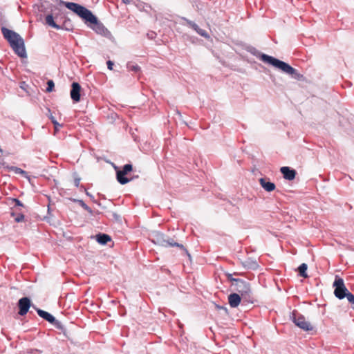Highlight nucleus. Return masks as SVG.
Wrapping results in <instances>:
<instances>
[{
    "label": "nucleus",
    "instance_id": "obj_1",
    "mask_svg": "<svg viewBox=\"0 0 354 354\" xmlns=\"http://www.w3.org/2000/svg\"><path fill=\"white\" fill-rule=\"evenodd\" d=\"M60 4L64 5L68 9L75 12L86 22L93 24V29L100 34H104L107 29L97 21V17L93 15L91 11L85 7L73 2H66L60 0Z\"/></svg>",
    "mask_w": 354,
    "mask_h": 354
},
{
    "label": "nucleus",
    "instance_id": "obj_2",
    "mask_svg": "<svg viewBox=\"0 0 354 354\" xmlns=\"http://www.w3.org/2000/svg\"><path fill=\"white\" fill-rule=\"evenodd\" d=\"M1 32L14 52L20 57H26L24 41L22 37L18 33L5 27L1 28Z\"/></svg>",
    "mask_w": 354,
    "mask_h": 354
},
{
    "label": "nucleus",
    "instance_id": "obj_3",
    "mask_svg": "<svg viewBox=\"0 0 354 354\" xmlns=\"http://www.w3.org/2000/svg\"><path fill=\"white\" fill-rule=\"evenodd\" d=\"M260 59L266 63H268L273 66L280 69L283 73L288 74L292 76V77L296 80H300L302 77V75L297 73V71L292 68L288 64L277 59L272 56H269L266 54H261Z\"/></svg>",
    "mask_w": 354,
    "mask_h": 354
},
{
    "label": "nucleus",
    "instance_id": "obj_4",
    "mask_svg": "<svg viewBox=\"0 0 354 354\" xmlns=\"http://www.w3.org/2000/svg\"><path fill=\"white\" fill-rule=\"evenodd\" d=\"M333 287L335 288L334 295L339 299L345 298V295L349 292L345 286L344 280L338 276L335 277V279L333 282Z\"/></svg>",
    "mask_w": 354,
    "mask_h": 354
},
{
    "label": "nucleus",
    "instance_id": "obj_5",
    "mask_svg": "<svg viewBox=\"0 0 354 354\" xmlns=\"http://www.w3.org/2000/svg\"><path fill=\"white\" fill-rule=\"evenodd\" d=\"M292 320L297 326L305 331H309L313 328L310 323L306 321V318L301 315L293 313Z\"/></svg>",
    "mask_w": 354,
    "mask_h": 354
},
{
    "label": "nucleus",
    "instance_id": "obj_6",
    "mask_svg": "<svg viewBox=\"0 0 354 354\" xmlns=\"http://www.w3.org/2000/svg\"><path fill=\"white\" fill-rule=\"evenodd\" d=\"M156 242L158 244H159L161 246H164V247L176 246V247H178V248L185 250V249L184 248V246L182 244H179L176 242H175L173 239L169 238V237L165 239L164 236L162 234H160V235L157 236Z\"/></svg>",
    "mask_w": 354,
    "mask_h": 354
},
{
    "label": "nucleus",
    "instance_id": "obj_7",
    "mask_svg": "<svg viewBox=\"0 0 354 354\" xmlns=\"http://www.w3.org/2000/svg\"><path fill=\"white\" fill-rule=\"evenodd\" d=\"M18 306L19 308V310L18 313L19 315H20L21 316L25 315L28 313V311L30 307V299L28 297L21 298L18 301Z\"/></svg>",
    "mask_w": 354,
    "mask_h": 354
},
{
    "label": "nucleus",
    "instance_id": "obj_8",
    "mask_svg": "<svg viewBox=\"0 0 354 354\" xmlns=\"http://www.w3.org/2000/svg\"><path fill=\"white\" fill-rule=\"evenodd\" d=\"M81 86L77 82H73L71 84V90L70 92L71 97L75 102L80 100Z\"/></svg>",
    "mask_w": 354,
    "mask_h": 354
},
{
    "label": "nucleus",
    "instance_id": "obj_9",
    "mask_svg": "<svg viewBox=\"0 0 354 354\" xmlns=\"http://www.w3.org/2000/svg\"><path fill=\"white\" fill-rule=\"evenodd\" d=\"M236 281V290L241 295H247L250 292L249 284L241 279H234Z\"/></svg>",
    "mask_w": 354,
    "mask_h": 354
},
{
    "label": "nucleus",
    "instance_id": "obj_10",
    "mask_svg": "<svg viewBox=\"0 0 354 354\" xmlns=\"http://www.w3.org/2000/svg\"><path fill=\"white\" fill-rule=\"evenodd\" d=\"M281 172L283 175V178L288 180H292L295 178L296 171L294 169H290L288 167H282L280 169Z\"/></svg>",
    "mask_w": 354,
    "mask_h": 354
},
{
    "label": "nucleus",
    "instance_id": "obj_11",
    "mask_svg": "<svg viewBox=\"0 0 354 354\" xmlns=\"http://www.w3.org/2000/svg\"><path fill=\"white\" fill-rule=\"evenodd\" d=\"M185 21L192 27L198 35L201 36L205 37V38H209V35L207 33V32L205 30L201 29L199 28V26L195 24L194 22L189 21L187 19H184Z\"/></svg>",
    "mask_w": 354,
    "mask_h": 354
},
{
    "label": "nucleus",
    "instance_id": "obj_12",
    "mask_svg": "<svg viewBox=\"0 0 354 354\" xmlns=\"http://www.w3.org/2000/svg\"><path fill=\"white\" fill-rule=\"evenodd\" d=\"M37 313L41 317L48 321L50 324H55V322H57L55 318L51 314L46 311H44L41 309H37Z\"/></svg>",
    "mask_w": 354,
    "mask_h": 354
},
{
    "label": "nucleus",
    "instance_id": "obj_13",
    "mask_svg": "<svg viewBox=\"0 0 354 354\" xmlns=\"http://www.w3.org/2000/svg\"><path fill=\"white\" fill-rule=\"evenodd\" d=\"M228 301L232 308H236L241 302V297L236 293L230 294L228 297Z\"/></svg>",
    "mask_w": 354,
    "mask_h": 354
},
{
    "label": "nucleus",
    "instance_id": "obj_14",
    "mask_svg": "<svg viewBox=\"0 0 354 354\" xmlns=\"http://www.w3.org/2000/svg\"><path fill=\"white\" fill-rule=\"evenodd\" d=\"M259 183L261 187L267 192H272L274 190L276 186L273 183L267 181L266 178H261L259 179Z\"/></svg>",
    "mask_w": 354,
    "mask_h": 354
},
{
    "label": "nucleus",
    "instance_id": "obj_15",
    "mask_svg": "<svg viewBox=\"0 0 354 354\" xmlns=\"http://www.w3.org/2000/svg\"><path fill=\"white\" fill-rule=\"evenodd\" d=\"M96 240L100 244L105 245L110 241L111 239L110 236L106 234H99L96 235Z\"/></svg>",
    "mask_w": 354,
    "mask_h": 354
},
{
    "label": "nucleus",
    "instance_id": "obj_16",
    "mask_svg": "<svg viewBox=\"0 0 354 354\" xmlns=\"http://www.w3.org/2000/svg\"><path fill=\"white\" fill-rule=\"evenodd\" d=\"M127 174V172L125 170H124L123 169H122V170H120V171H117V174H117V180L120 184L124 185L130 181V180L129 178H120V176H125Z\"/></svg>",
    "mask_w": 354,
    "mask_h": 354
},
{
    "label": "nucleus",
    "instance_id": "obj_17",
    "mask_svg": "<svg viewBox=\"0 0 354 354\" xmlns=\"http://www.w3.org/2000/svg\"><path fill=\"white\" fill-rule=\"evenodd\" d=\"M46 23L48 26H51V27H53V28H55V29H57V30H59V29H61V26H59V25H57V24L54 21V19H53V15H48L46 17Z\"/></svg>",
    "mask_w": 354,
    "mask_h": 354
},
{
    "label": "nucleus",
    "instance_id": "obj_18",
    "mask_svg": "<svg viewBox=\"0 0 354 354\" xmlns=\"http://www.w3.org/2000/svg\"><path fill=\"white\" fill-rule=\"evenodd\" d=\"M307 268H308L307 264H306L304 263H301L299 266L298 270H299V274H300L301 277H302L304 278H307L308 277V274L306 273Z\"/></svg>",
    "mask_w": 354,
    "mask_h": 354
},
{
    "label": "nucleus",
    "instance_id": "obj_19",
    "mask_svg": "<svg viewBox=\"0 0 354 354\" xmlns=\"http://www.w3.org/2000/svg\"><path fill=\"white\" fill-rule=\"evenodd\" d=\"M127 67L128 68L129 71H133L135 73H137L140 71V68L138 65L137 64H133L132 63H128L127 65Z\"/></svg>",
    "mask_w": 354,
    "mask_h": 354
},
{
    "label": "nucleus",
    "instance_id": "obj_20",
    "mask_svg": "<svg viewBox=\"0 0 354 354\" xmlns=\"http://www.w3.org/2000/svg\"><path fill=\"white\" fill-rule=\"evenodd\" d=\"M10 170L14 171L15 174H21L24 176H26V171H25L24 170L21 169V168H19V167H11L10 168Z\"/></svg>",
    "mask_w": 354,
    "mask_h": 354
},
{
    "label": "nucleus",
    "instance_id": "obj_21",
    "mask_svg": "<svg viewBox=\"0 0 354 354\" xmlns=\"http://www.w3.org/2000/svg\"><path fill=\"white\" fill-rule=\"evenodd\" d=\"M80 205H81L85 210L88 212L89 213L92 212L91 209L82 201V200H77L76 201Z\"/></svg>",
    "mask_w": 354,
    "mask_h": 354
},
{
    "label": "nucleus",
    "instance_id": "obj_22",
    "mask_svg": "<svg viewBox=\"0 0 354 354\" xmlns=\"http://www.w3.org/2000/svg\"><path fill=\"white\" fill-rule=\"evenodd\" d=\"M55 86V84L53 80H48L47 82V88L46 91L47 92H51L53 90V88Z\"/></svg>",
    "mask_w": 354,
    "mask_h": 354
},
{
    "label": "nucleus",
    "instance_id": "obj_23",
    "mask_svg": "<svg viewBox=\"0 0 354 354\" xmlns=\"http://www.w3.org/2000/svg\"><path fill=\"white\" fill-rule=\"evenodd\" d=\"M345 297H346L349 303L354 305V295L349 292L346 295H345Z\"/></svg>",
    "mask_w": 354,
    "mask_h": 354
},
{
    "label": "nucleus",
    "instance_id": "obj_24",
    "mask_svg": "<svg viewBox=\"0 0 354 354\" xmlns=\"http://www.w3.org/2000/svg\"><path fill=\"white\" fill-rule=\"evenodd\" d=\"M123 169L125 170L128 173L132 170V165L131 164H126L123 167Z\"/></svg>",
    "mask_w": 354,
    "mask_h": 354
},
{
    "label": "nucleus",
    "instance_id": "obj_25",
    "mask_svg": "<svg viewBox=\"0 0 354 354\" xmlns=\"http://www.w3.org/2000/svg\"><path fill=\"white\" fill-rule=\"evenodd\" d=\"M106 64H107V67L109 70L113 69V63L112 61H111V60L107 61Z\"/></svg>",
    "mask_w": 354,
    "mask_h": 354
},
{
    "label": "nucleus",
    "instance_id": "obj_26",
    "mask_svg": "<svg viewBox=\"0 0 354 354\" xmlns=\"http://www.w3.org/2000/svg\"><path fill=\"white\" fill-rule=\"evenodd\" d=\"M24 216L23 214L19 215L17 217L15 218V221L17 222H21L24 220Z\"/></svg>",
    "mask_w": 354,
    "mask_h": 354
},
{
    "label": "nucleus",
    "instance_id": "obj_27",
    "mask_svg": "<svg viewBox=\"0 0 354 354\" xmlns=\"http://www.w3.org/2000/svg\"><path fill=\"white\" fill-rule=\"evenodd\" d=\"M14 201H15L16 205H17V206H22L23 205L22 203H21V201L19 200H18V199L15 198V199H14Z\"/></svg>",
    "mask_w": 354,
    "mask_h": 354
},
{
    "label": "nucleus",
    "instance_id": "obj_28",
    "mask_svg": "<svg viewBox=\"0 0 354 354\" xmlns=\"http://www.w3.org/2000/svg\"><path fill=\"white\" fill-rule=\"evenodd\" d=\"M80 183V178H75V179L74 183H75V185L76 187H79Z\"/></svg>",
    "mask_w": 354,
    "mask_h": 354
},
{
    "label": "nucleus",
    "instance_id": "obj_29",
    "mask_svg": "<svg viewBox=\"0 0 354 354\" xmlns=\"http://www.w3.org/2000/svg\"><path fill=\"white\" fill-rule=\"evenodd\" d=\"M51 120L55 126V128H56V124H58V122L56 121V120L53 117L51 118Z\"/></svg>",
    "mask_w": 354,
    "mask_h": 354
},
{
    "label": "nucleus",
    "instance_id": "obj_30",
    "mask_svg": "<svg viewBox=\"0 0 354 354\" xmlns=\"http://www.w3.org/2000/svg\"><path fill=\"white\" fill-rule=\"evenodd\" d=\"M122 1L125 4H129L131 3V0H122Z\"/></svg>",
    "mask_w": 354,
    "mask_h": 354
},
{
    "label": "nucleus",
    "instance_id": "obj_31",
    "mask_svg": "<svg viewBox=\"0 0 354 354\" xmlns=\"http://www.w3.org/2000/svg\"><path fill=\"white\" fill-rule=\"evenodd\" d=\"M61 125L58 123V124H56V128H55L56 130L57 129L58 127H60Z\"/></svg>",
    "mask_w": 354,
    "mask_h": 354
},
{
    "label": "nucleus",
    "instance_id": "obj_32",
    "mask_svg": "<svg viewBox=\"0 0 354 354\" xmlns=\"http://www.w3.org/2000/svg\"><path fill=\"white\" fill-rule=\"evenodd\" d=\"M120 178H127L126 177H124V176H120Z\"/></svg>",
    "mask_w": 354,
    "mask_h": 354
},
{
    "label": "nucleus",
    "instance_id": "obj_33",
    "mask_svg": "<svg viewBox=\"0 0 354 354\" xmlns=\"http://www.w3.org/2000/svg\"><path fill=\"white\" fill-rule=\"evenodd\" d=\"M217 308H221V307L219 306H217ZM224 309V308H223ZM225 310H226V308H225Z\"/></svg>",
    "mask_w": 354,
    "mask_h": 354
},
{
    "label": "nucleus",
    "instance_id": "obj_34",
    "mask_svg": "<svg viewBox=\"0 0 354 354\" xmlns=\"http://www.w3.org/2000/svg\"><path fill=\"white\" fill-rule=\"evenodd\" d=\"M352 308H353V309L354 310V305H353Z\"/></svg>",
    "mask_w": 354,
    "mask_h": 354
},
{
    "label": "nucleus",
    "instance_id": "obj_35",
    "mask_svg": "<svg viewBox=\"0 0 354 354\" xmlns=\"http://www.w3.org/2000/svg\"><path fill=\"white\" fill-rule=\"evenodd\" d=\"M0 151L2 152V149L0 148Z\"/></svg>",
    "mask_w": 354,
    "mask_h": 354
}]
</instances>
